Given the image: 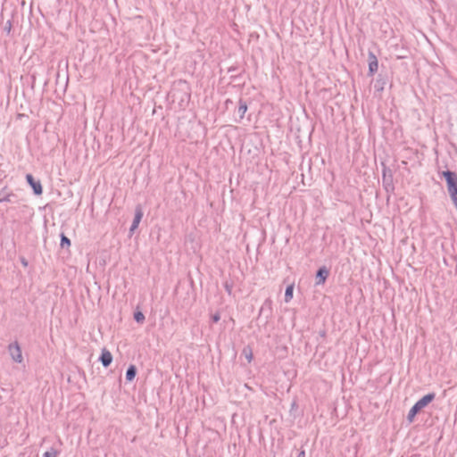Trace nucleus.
Wrapping results in <instances>:
<instances>
[{"label": "nucleus", "mask_w": 457, "mask_h": 457, "mask_svg": "<svg viewBox=\"0 0 457 457\" xmlns=\"http://www.w3.org/2000/svg\"><path fill=\"white\" fill-rule=\"evenodd\" d=\"M456 208H457V204H455Z\"/></svg>", "instance_id": "obj_24"}, {"label": "nucleus", "mask_w": 457, "mask_h": 457, "mask_svg": "<svg viewBox=\"0 0 457 457\" xmlns=\"http://www.w3.org/2000/svg\"><path fill=\"white\" fill-rule=\"evenodd\" d=\"M143 217V211L140 206H137L135 210V217L130 226L129 231L133 233L137 228Z\"/></svg>", "instance_id": "obj_6"}, {"label": "nucleus", "mask_w": 457, "mask_h": 457, "mask_svg": "<svg viewBox=\"0 0 457 457\" xmlns=\"http://www.w3.org/2000/svg\"><path fill=\"white\" fill-rule=\"evenodd\" d=\"M304 455H305V454H304V452L303 451V452H301V453L298 454V456H297V457H304Z\"/></svg>", "instance_id": "obj_22"}, {"label": "nucleus", "mask_w": 457, "mask_h": 457, "mask_svg": "<svg viewBox=\"0 0 457 457\" xmlns=\"http://www.w3.org/2000/svg\"><path fill=\"white\" fill-rule=\"evenodd\" d=\"M369 74L372 76L378 69V62L373 52H369Z\"/></svg>", "instance_id": "obj_4"}, {"label": "nucleus", "mask_w": 457, "mask_h": 457, "mask_svg": "<svg viewBox=\"0 0 457 457\" xmlns=\"http://www.w3.org/2000/svg\"><path fill=\"white\" fill-rule=\"evenodd\" d=\"M99 360L103 366L107 368L112 361V355L108 350L103 349Z\"/></svg>", "instance_id": "obj_9"}, {"label": "nucleus", "mask_w": 457, "mask_h": 457, "mask_svg": "<svg viewBox=\"0 0 457 457\" xmlns=\"http://www.w3.org/2000/svg\"><path fill=\"white\" fill-rule=\"evenodd\" d=\"M456 208H457V204H455Z\"/></svg>", "instance_id": "obj_23"}, {"label": "nucleus", "mask_w": 457, "mask_h": 457, "mask_svg": "<svg viewBox=\"0 0 457 457\" xmlns=\"http://www.w3.org/2000/svg\"><path fill=\"white\" fill-rule=\"evenodd\" d=\"M224 287L228 295H230L232 292V285H230L228 282H226Z\"/></svg>", "instance_id": "obj_18"}, {"label": "nucleus", "mask_w": 457, "mask_h": 457, "mask_svg": "<svg viewBox=\"0 0 457 457\" xmlns=\"http://www.w3.org/2000/svg\"><path fill=\"white\" fill-rule=\"evenodd\" d=\"M7 24H8V26H6L5 29H7V31L10 32V30H11V21H8Z\"/></svg>", "instance_id": "obj_20"}, {"label": "nucleus", "mask_w": 457, "mask_h": 457, "mask_svg": "<svg viewBox=\"0 0 457 457\" xmlns=\"http://www.w3.org/2000/svg\"><path fill=\"white\" fill-rule=\"evenodd\" d=\"M26 179L28 183L33 188V191L36 195H41L42 194V186L39 180H35L33 176L31 174L26 175Z\"/></svg>", "instance_id": "obj_5"}, {"label": "nucleus", "mask_w": 457, "mask_h": 457, "mask_svg": "<svg viewBox=\"0 0 457 457\" xmlns=\"http://www.w3.org/2000/svg\"><path fill=\"white\" fill-rule=\"evenodd\" d=\"M246 111H247V104H246V103L245 101H243V100H240L239 101L238 109H237V113H238L240 120L244 118Z\"/></svg>", "instance_id": "obj_10"}, {"label": "nucleus", "mask_w": 457, "mask_h": 457, "mask_svg": "<svg viewBox=\"0 0 457 457\" xmlns=\"http://www.w3.org/2000/svg\"><path fill=\"white\" fill-rule=\"evenodd\" d=\"M420 410L417 407V405H413L411 407V409L410 410L408 415H407V420L410 423H411L414 420V417L416 416V414L420 411Z\"/></svg>", "instance_id": "obj_12"}, {"label": "nucleus", "mask_w": 457, "mask_h": 457, "mask_svg": "<svg viewBox=\"0 0 457 457\" xmlns=\"http://www.w3.org/2000/svg\"><path fill=\"white\" fill-rule=\"evenodd\" d=\"M220 320V315L219 312H216L215 314L212 315V320L213 322H218Z\"/></svg>", "instance_id": "obj_17"}, {"label": "nucleus", "mask_w": 457, "mask_h": 457, "mask_svg": "<svg viewBox=\"0 0 457 457\" xmlns=\"http://www.w3.org/2000/svg\"><path fill=\"white\" fill-rule=\"evenodd\" d=\"M134 319L138 323H143L145 320V315L141 312H137L134 313Z\"/></svg>", "instance_id": "obj_14"}, {"label": "nucleus", "mask_w": 457, "mask_h": 457, "mask_svg": "<svg viewBox=\"0 0 457 457\" xmlns=\"http://www.w3.org/2000/svg\"><path fill=\"white\" fill-rule=\"evenodd\" d=\"M70 245H71V240L66 236L62 234V237H61V246L62 247H65V246H70Z\"/></svg>", "instance_id": "obj_15"}, {"label": "nucleus", "mask_w": 457, "mask_h": 457, "mask_svg": "<svg viewBox=\"0 0 457 457\" xmlns=\"http://www.w3.org/2000/svg\"><path fill=\"white\" fill-rule=\"evenodd\" d=\"M436 397L435 393H429L426 395H424L422 398H420L415 405L421 411L423 408H425L428 403H430Z\"/></svg>", "instance_id": "obj_8"}, {"label": "nucleus", "mask_w": 457, "mask_h": 457, "mask_svg": "<svg viewBox=\"0 0 457 457\" xmlns=\"http://www.w3.org/2000/svg\"><path fill=\"white\" fill-rule=\"evenodd\" d=\"M57 455L58 452L53 448L43 454L44 457H57Z\"/></svg>", "instance_id": "obj_16"}, {"label": "nucleus", "mask_w": 457, "mask_h": 457, "mask_svg": "<svg viewBox=\"0 0 457 457\" xmlns=\"http://www.w3.org/2000/svg\"><path fill=\"white\" fill-rule=\"evenodd\" d=\"M293 286H288L287 288H286V292H285V301L287 303L289 302L292 297H293Z\"/></svg>", "instance_id": "obj_13"}, {"label": "nucleus", "mask_w": 457, "mask_h": 457, "mask_svg": "<svg viewBox=\"0 0 457 457\" xmlns=\"http://www.w3.org/2000/svg\"><path fill=\"white\" fill-rule=\"evenodd\" d=\"M329 275V270L327 267H320L316 274V285L324 284Z\"/></svg>", "instance_id": "obj_7"}, {"label": "nucleus", "mask_w": 457, "mask_h": 457, "mask_svg": "<svg viewBox=\"0 0 457 457\" xmlns=\"http://www.w3.org/2000/svg\"><path fill=\"white\" fill-rule=\"evenodd\" d=\"M0 203H18V197L8 187H4L0 189Z\"/></svg>", "instance_id": "obj_3"}, {"label": "nucleus", "mask_w": 457, "mask_h": 457, "mask_svg": "<svg viewBox=\"0 0 457 457\" xmlns=\"http://www.w3.org/2000/svg\"><path fill=\"white\" fill-rule=\"evenodd\" d=\"M8 352L13 361L17 363H21L23 361L21 349L17 341L11 343L8 345Z\"/></svg>", "instance_id": "obj_2"}, {"label": "nucleus", "mask_w": 457, "mask_h": 457, "mask_svg": "<svg viewBox=\"0 0 457 457\" xmlns=\"http://www.w3.org/2000/svg\"><path fill=\"white\" fill-rule=\"evenodd\" d=\"M137 374V368L134 365H130L126 371V379L132 381Z\"/></svg>", "instance_id": "obj_11"}, {"label": "nucleus", "mask_w": 457, "mask_h": 457, "mask_svg": "<svg viewBox=\"0 0 457 457\" xmlns=\"http://www.w3.org/2000/svg\"><path fill=\"white\" fill-rule=\"evenodd\" d=\"M442 175L446 180L448 193L455 205L457 204V175L450 170L443 171Z\"/></svg>", "instance_id": "obj_1"}, {"label": "nucleus", "mask_w": 457, "mask_h": 457, "mask_svg": "<svg viewBox=\"0 0 457 457\" xmlns=\"http://www.w3.org/2000/svg\"><path fill=\"white\" fill-rule=\"evenodd\" d=\"M21 262L23 266L27 267L28 266V262L25 258H21Z\"/></svg>", "instance_id": "obj_19"}, {"label": "nucleus", "mask_w": 457, "mask_h": 457, "mask_svg": "<svg viewBox=\"0 0 457 457\" xmlns=\"http://www.w3.org/2000/svg\"><path fill=\"white\" fill-rule=\"evenodd\" d=\"M252 356H253V355H252V353H250L249 354H247V355H246V357H247V359H248V361H251V360H252Z\"/></svg>", "instance_id": "obj_21"}]
</instances>
